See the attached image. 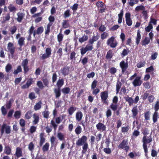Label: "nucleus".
I'll list each match as a JSON object with an SVG mask.
<instances>
[{"label": "nucleus", "mask_w": 159, "mask_h": 159, "mask_svg": "<svg viewBox=\"0 0 159 159\" xmlns=\"http://www.w3.org/2000/svg\"><path fill=\"white\" fill-rule=\"evenodd\" d=\"M142 133L144 135L142 139V142H143V146L145 153V156L147 157L148 148L147 144L152 142V138L150 137L148 139L147 138L146 135L149 134V131L147 128H144L142 130Z\"/></svg>", "instance_id": "1"}, {"label": "nucleus", "mask_w": 159, "mask_h": 159, "mask_svg": "<svg viewBox=\"0 0 159 159\" xmlns=\"http://www.w3.org/2000/svg\"><path fill=\"white\" fill-rule=\"evenodd\" d=\"M115 38V37L112 36L109 38L107 42V45L110 46L111 48H116L117 45L118 43Z\"/></svg>", "instance_id": "2"}, {"label": "nucleus", "mask_w": 159, "mask_h": 159, "mask_svg": "<svg viewBox=\"0 0 159 159\" xmlns=\"http://www.w3.org/2000/svg\"><path fill=\"white\" fill-rule=\"evenodd\" d=\"M0 130L2 135H3L4 132L6 134H8L11 133V127L10 126L7 125L6 123H3L1 127Z\"/></svg>", "instance_id": "3"}, {"label": "nucleus", "mask_w": 159, "mask_h": 159, "mask_svg": "<svg viewBox=\"0 0 159 159\" xmlns=\"http://www.w3.org/2000/svg\"><path fill=\"white\" fill-rule=\"evenodd\" d=\"M128 140L127 139H123L119 145L118 147L119 149H124L127 152L129 148V147L128 145Z\"/></svg>", "instance_id": "4"}, {"label": "nucleus", "mask_w": 159, "mask_h": 159, "mask_svg": "<svg viewBox=\"0 0 159 159\" xmlns=\"http://www.w3.org/2000/svg\"><path fill=\"white\" fill-rule=\"evenodd\" d=\"M7 51L9 52L11 56L12 57H14V53L15 51V47L14 46L13 43L11 42H9L7 44Z\"/></svg>", "instance_id": "5"}, {"label": "nucleus", "mask_w": 159, "mask_h": 159, "mask_svg": "<svg viewBox=\"0 0 159 159\" xmlns=\"http://www.w3.org/2000/svg\"><path fill=\"white\" fill-rule=\"evenodd\" d=\"M29 60L27 58L23 60L21 63V66H23L24 74H26L29 70L28 66Z\"/></svg>", "instance_id": "6"}, {"label": "nucleus", "mask_w": 159, "mask_h": 159, "mask_svg": "<svg viewBox=\"0 0 159 159\" xmlns=\"http://www.w3.org/2000/svg\"><path fill=\"white\" fill-rule=\"evenodd\" d=\"M100 97L101 100L104 104H108V102L106 101L108 97V91H104L101 92L100 93Z\"/></svg>", "instance_id": "7"}, {"label": "nucleus", "mask_w": 159, "mask_h": 159, "mask_svg": "<svg viewBox=\"0 0 159 159\" xmlns=\"http://www.w3.org/2000/svg\"><path fill=\"white\" fill-rule=\"evenodd\" d=\"M141 79V77L140 76H137L136 77L132 82L134 87L140 86L143 83V81Z\"/></svg>", "instance_id": "8"}, {"label": "nucleus", "mask_w": 159, "mask_h": 159, "mask_svg": "<svg viewBox=\"0 0 159 159\" xmlns=\"http://www.w3.org/2000/svg\"><path fill=\"white\" fill-rule=\"evenodd\" d=\"M52 50L50 48H48L45 50V53L43 54L40 57V59L42 60L49 58L51 54Z\"/></svg>", "instance_id": "9"}, {"label": "nucleus", "mask_w": 159, "mask_h": 159, "mask_svg": "<svg viewBox=\"0 0 159 159\" xmlns=\"http://www.w3.org/2000/svg\"><path fill=\"white\" fill-rule=\"evenodd\" d=\"M87 139L86 136L85 135L82 136L77 141L76 143V145L78 146L82 145L87 142Z\"/></svg>", "instance_id": "10"}, {"label": "nucleus", "mask_w": 159, "mask_h": 159, "mask_svg": "<svg viewBox=\"0 0 159 159\" xmlns=\"http://www.w3.org/2000/svg\"><path fill=\"white\" fill-rule=\"evenodd\" d=\"M120 66L122 70V73L124 74L128 68V62H125L124 61L122 60L120 62Z\"/></svg>", "instance_id": "11"}, {"label": "nucleus", "mask_w": 159, "mask_h": 159, "mask_svg": "<svg viewBox=\"0 0 159 159\" xmlns=\"http://www.w3.org/2000/svg\"><path fill=\"white\" fill-rule=\"evenodd\" d=\"M70 69L69 66H65L61 69V73L64 76L67 75L70 73Z\"/></svg>", "instance_id": "12"}, {"label": "nucleus", "mask_w": 159, "mask_h": 159, "mask_svg": "<svg viewBox=\"0 0 159 159\" xmlns=\"http://www.w3.org/2000/svg\"><path fill=\"white\" fill-rule=\"evenodd\" d=\"M33 83L34 81L33 79L32 78H30L27 80L25 84L21 86V88L22 89H28Z\"/></svg>", "instance_id": "13"}, {"label": "nucleus", "mask_w": 159, "mask_h": 159, "mask_svg": "<svg viewBox=\"0 0 159 159\" xmlns=\"http://www.w3.org/2000/svg\"><path fill=\"white\" fill-rule=\"evenodd\" d=\"M131 15L129 12H127L125 14L126 24L128 26H130L132 24V21L130 18Z\"/></svg>", "instance_id": "14"}, {"label": "nucleus", "mask_w": 159, "mask_h": 159, "mask_svg": "<svg viewBox=\"0 0 159 159\" xmlns=\"http://www.w3.org/2000/svg\"><path fill=\"white\" fill-rule=\"evenodd\" d=\"M14 155L17 158L22 157L23 155L22 149L20 147H17Z\"/></svg>", "instance_id": "15"}, {"label": "nucleus", "mask_w": 159, "mask_h": 159, "mask_svg": "<svg viewBox=\"0 0 159 159\" xmlns=\"http://www.w3.org/2000/svg\"><path fill=\"white\" fill-rule=\"evenodd\" d=\"M96 6L98 8L100 7L102 8L99 10L100 12L102 13L105 12V7H104V4L103 2L100 1L97 2L96 3Z\"/></svg>", "instance_id": "16"}, {"label": "nucleus", "mask_w": 159, "mask_h": 159, "mask_svg": "<svg viewBox=\"0 0 159 159\" xmlns=\"http://www.w3.org/2000/svg\"><path fill=\"white\" fill-rule=\"evenodd\" d=\"M97 129L99 130L104 131L106 130V126L103 123L100 122L98 123L96 125Z\"/></svg>", "instance_id": "17"}, {"label": "nucleus", "mask_w": 159, "mask_h": 159, "mask_svg": "<svg viewBox=\"0 0 159 159\" xmlns=\"http://www.w3.org/2000/svg\"><path fill=\"white\" fill-rule=\"evenodd\" d=\"M44 136V134L43 133H41L39 135V146L40 147H41L45 141V139Z\"/></svg>", "instance_id": "18"}, {"label": "nucleus", "mask_w": 159, "mask_h": 159, "mask_svg": "<svg viewBox=\"0 0 159 159\" xmlns=\"http://www.w3.org/2000/svg\"><path fill=\"white\" fill-rule=\"evenodd\" d=\"M83 113L82 112L80 111H77L75 114L76 119L77 121H80L83 117Z\"/></svg>", "instance_id": "19"}, {"label": "nucleus", "mask_w": 159, "mask_h": 159, "mask_svg": "<svg viewBox=\"0 0 159 159\" xmlns=\"http://www.w3.org/2000/svg\"><path fill=\"white\" fill-rule=\"evenodd\" d=\"M3 153L7 155H9L11 153V149L9 145H6L4 147Z\"/></svg>", "instance_id": "20"}, {"label": "nucleus", "mask_w": 159, "mask_h": 159, "mask_svg": "<svg viewBox=\"0 0 159 159\" xmlns=\"http://www.w3.org/2000/svg\"><path fill=\"white\" fill-rule=\"evenodd\" d=\"M33 118L34 119L33 121V124L36 125L38 124L39 120V115L36 113H34L33 115Z\"/></svg>", "instance_id": "21"}, {"label": "nucleus", "mask_w": 159, "mask_h": 159, "mask_svg": "<svg viewBox=\"0 0 159 159\" xmlns=\"http://www.w3.org/2000/svg\"><path fill=\"white\" fill-rule=\"evenodd\" d=\"M17 20L19 22H21L25 16V14L19 12L17 13Z\"/></svg>", "instance_id": "22"}, {"label": "nucleus", "mask_w": 159, "mask_h": 159, "mask_svg": "<svg viewBox=\"0 0 159 159\" xmlns=\"http://www.w3.org/2000/svg\"><path fill=\"white\" fill-rule=\"evenodd\" d=\"M54 92L55 94V97L56 98H59L61 95L60 89H54Z\"/></svg>", "instance_id": "23"}, {"label": "nucleus", "mask_w": 159, "mask_h": 159, "mask_svg": "<svg viewBox=\"0 0 159 159\" xmlns=\"http://www.w3.org/2000/svg\"><path fill=\"white\" fill-rule=\"evenodd\" d=\"M131 111L132 113V117L133 118H135L138 113V110L137 106L133 107Z\"/></svg>", "instance_id": "24"}, {"label": "nucleus", "mask_w": 159, "mask_h": 159, "mask_svg": "<svg viewBox=\"0 0 159 159\" xmlns=\"http://www.w3.org/2000/svg\"><path fill=\"white\" fill-rule=\"evenodd\" d=\"M125 101L128 102L129 106H131L134 103L133 100L131 97H129L128 96H127L126 97H125Z\"/></svg>", "instance_id": "25"}, {"label": "nucleus", "mask_w": 159, "mask_h": 159, "mask_svg": "<svg viewBox=\"0 0 159 159\" xmlns=\"http://www.w3.org/2000/svg\"><path fill=\"white\" fill-rule=\"evenodd\" d=\"M141 39V36L140 34V31L139 30H138L137 36L135 38L136 43L137 45H138L139 44Z\"/></svg>", "instance_id": "26"}, {"label": "nucleus", "mask_w": 159, "mask_h": 159, "mask_svg": "<svg viewBox=\"0 0 159 159\" xmlns=\"http://www.w3.org/2000/svg\"><path fill=\"white\" fill-rule=\"evenodd\" d=\"M83 146L82 147V154H85L87 152V150L89 149V145L87 142L83 144Z\"/></svg>", "instance_id": "27"}, {"label": "nucleus", "mask_w": 159, "mask_h": 159, "mask_svg": "<svg viewBox=\"0 0 159 159\" xmlns=\"http://www.w3.org/2000/svg\"><path fill=\"white\" fill-rule=\"evenodd\" d=\"M64 83V80L63 79H59L57 81L56 85L57 88L61 89Z\"/></svg>", "instance_id": "28"}, {"label": "nucleus", "mask_w": 159, "mask_h": 159, "mask_svg": "<svg viewBox=\"0 0 159 159\" xmlns=\"http://www.w3.org/2000/svg\"><path fill=\"white\" fill-rule=\"evenodd\" d=\"M76 110V108L75 107L71 106L69 107L68 110V112L69 115H72L74 112Z\"/></svg>", "instance_id": "29"}, {"label": "nucleus", "mask_w": 159, "mask_h": 159, "mask_svg": "<svg viewBox=\"0 0 159 159\" xmlns=\"http://www.w3.org/2000/svg\"><path fill=\"white\" fill-rule=\"evenodd\" d=\"M42 104V103L41 101H40L36 103L34 107V110L35 111H37L39 110L41 107Z\"/></svg>", "instance_id": "30"}, {"label": "nucleus", "mask_w": 159, "mask_h": 159, "mask_svg": "<svg viewBox=\"0 0 159 159\" xmlns=\"http://www.w3.org/2000/svg\"><path fill=\"white\" fill-rule=\"evenodd\" d=\"M25 38L24 37H20L18 41V44H19L20 48L25 44Z\"/></svg>", "instance_id": "31"}, {"label": "nucleus", "mask_w": 159, "mask_h": 159, "mask_svg": "<svg viewBox=\"0 0 159 159\" xmlns=\"http://www.w3.org/2000/svg\"><path fill=\"white\" fill-rule=\"evenodd\" d=\"M124 15L123 11L122 10L119 14L118 15V23L119 24L121 23L123 17Z\"/></svg>", "instance_id": "32"}, {"label": "nucleus", "mask_w": 159, "mask_h": 159, "mask_svg": "<svg viewBox=\"0 0 159 159\" xmlns=\"http://www.w3.org/2000/svg\"><path fill=\"white\" fill-rule=\"evenodd\" d=\"M113 52L112 50H109L107 52L106 56V58L107 59H111L113 57Z\"/></svg>", "instance_id": "33"}, {"label": "nucleus", "mask_w": 159, "mask_h": 159, "mask_svg": "<svg viewBox=\"0 0 159 159\" xmlns=\"http://www.w3.org/2000/svg\"><path fill=\"white\" fill-rule=\"evenodd\" d=\"M32 111L31 110H29L27 111L25 116V118L27 120H29L32 116Z\"/></svg>", "instance_id": "34"}, {"label": "nucleus", "mask_w": 159, "mask_h": 159, "mask_svg": "<svg viewBox=\"0 0 159 159\" xmlns=\"http://www.w3.org/2000/svg\"><path fill=\"white\" fill-rule=\"evenodd\" d=\"M14 102L12 98H11L7 102L6 104V107L7 109H10L12 106V104Z\"/></svg>", "instance_id": "35"}, {"label": "nucleus", "mask_w": 159, "mask_h": 159, "mask_svg": "<svg viewBox=\"0 0 159 159\" xmlns=\"http://www.w3.org/2000/svg\"><path fill=\"white\" fill-rule=\"evenodd\" d=\"M129 1L128 2L127 4L131 7H133L134 4L138 3L139 2V0H129Z\"/></svg>", "instance_id": "36"}, {"label": "nucleus", "mask_w": 159, "mask_h": 159, "mask_svg": "<svg viewBox=\"0 0 159 159\" xmlns=\"http://www.w3.org/2000/svg\"><path fill=\"white\" fill-rule=\"evenodd\" d=\"M109 107L113 111H115L118 108V105L117 103H112L110 105Z\"/></svg>", "instance_id": "37"}, {"label": "nucleus", "mask_w": 159, "mask_h": 159, "mask_svg": "<svg viewBox=\"0 0 159 159\" xmlns=\"http://www.w3.org/2000/svg\"><path fill=\"white\" fill-rule=\"evenodd\" d=\"M116 93H118L119 92L120 89L122 86V83L121 82L119 81H118L116 84Z\"/></svg>", "instance_id": "38"}, {"label": "nucleus", "mask_w": 159, "mask_h": 159, "mask_svg": "<svg viewBox=\"0 0 159 159\" xmlns=\"http://www.w3.org/2000/svg\"><path fill=\"white\" fill-rule=\"evenodd\" d=\"M150 39L146 37L145 39L142 41V45L145 46L148 44L150 42Z\"/></svg>", "instance_id": "39"}, {"label": "nucleus", "mask_w": 159, "mask_h": 159, "mask_svg": "<svg viewBox=\"0 0 159 159\" xmlns=\"http://www.w3.org/2000/svg\"><path fill=\"white\" fill-rule=\"evenodd\" d=\"M49 147V144L48 143H46L43 146L42 150L43 152H45L48 151Z\"/></svg>", "instance_id": "40"}, {"label": "nucleus", "mask_w": 159, "mask_h": 159, "mask_svg": "<svg viewBox=\"0 0 159 159\" xmlns=\"http://www.w3.org/2000/svg\"><path fill=\"white\" fill-rule=\"evenodd\" d=\"M70 89L69 87H65L61 89V91L63 93L65 94H69L70 91Z\"/></svg>", "instance_id": "41"}, {"label": "nucleus", "mask_w": 159, "mask_h": 159, "mask_svg": "<svg viewBox=\"0 0 159 159\" xmlns=\"http://www.w3.org/2000/svg\"><path fill=\"white\" fill-rule=\"evenodd\" d=\"M88 39V36L87 35L84 34L82 37L81 38H79V41L80 43H82L83 42L87 41Z\"/></svg>", "instance_id": "42"}, {"label": "nucleus", "mask_w": 159, "mask_h": 159, "mask_svg": "<svg viewBox=\"0 0 159 159\" xmlns=\"http://www.w3.org/2000/svg\"><path fill=\"white\" fill-rule=\"evenodd\" d=\"M68 21V20H65L63 21L62 23V26L63 28H67L70 26Z\"/></svg>", "instance_id": "43"}, {"label": "nucleus", "mask_w": 159, "mask_h": 159, "mask_svg": "<svg viewBox=\"0 0 159 159\" xmlns=\"http://www.w3.org/2000/svg\"><path fill=\"white\" fill-rule=\"evenodd\" d=\"M151 113L149 111L145 112L144 113V116L146 120H148L150 119Z\"/></svg>", "instance_id": "44"}, {"label": "nucleus", "mask_w": 159, "mask_h": 159, "mask_svg": "<svg viewBox=\"0 0 159 159\" xmlns=\"http://www.w3.org/2000/svg\"><path fill=\"white\" fill-rule=\"evenodd\" d=\"M70 11V9H67L65 11L64 13V17L65 18L69 17L71 15Z\"/></svg>", "instance_id": "45"}, {"label": "nucleus", "mask_w": 159, "mask_h": 159, "mask_svg": "<svg viewBox=\"0 0 159 159\" xmlns=\"http://www.w3.org/2000/svg\"><path fill=\"white\" fill-rule=\"evenodd\" d=\"M57 137L58 139L61 141L64 140H65L64 136L61 132H59L58 133Z\"/></svg>", "instance_id": "46"}, {"label": "nucleus", "mask_w": 159, "mask_h": 159, "mask_svg": "<svg viewBox=\"0 0 159 159\" xmlns=\"http://www.w3.org/2000/svg\"><path fill=\"white\" fill-rule=\"evenodd\" d=\"M22 71V69L20 66H18L16 70H15L13 73L15 75H16Z\"/></svg>", "instance_id": "47"}, {"label": "nucleus", "mask_w": 159, "mask_h": 159, "mask_svg": "<svg viewBox=\"0 0 159 159\" xmlns=\"http://www.w3.org/2000/svg\"><path fill=\"white\" fill-rule=\"evenodd\" d=\"M10 18V14L9 13H7L6 16L3 17L2 22L3 23L6 22L7 21L9 20Z\"/></svg>", "instance_id": "48"}, {"label": "nucleus", "mask_w": 159, "mask_h": 159, "mask_svg": "<svg viewBox=\"0 0 159 159\" xmlns=\"http://www.w3.org/2000/svg\"><path fill=\"white\" fill-rule=\"evenodd\" d=\"M158 112L155 111L152 116V120L153 123H155L157 121Z\"/></svg>", "instance_id": "49"}, {"label": "nucleus", "mask_w": 159, "mask_h": 159, "mask_svg": "<svg viewBox=\"0 0 159 159\" xmlns=\"http://www.w3.org/2000/svg\"><path fill=\"white\" fill-rule=\"evenodd\" d=\"M88 59L89 58L87 57H85L81 60V62L83 66H85L88 63Z\"/></svg>", "instance_id": "50"}, {"label": "nucleus", "mask_w": 159, "mask_h": 159, "mask_svg": "<svg viewBox=\"0 0 159 159\" xmlns=\"http://www.w3.org/2000/svg\"><path fill=\"white\" fill-rule=\"evenodd\" d=\"M44 29L43 26H41L39 27L37 30H36L37 34L39 35L41 34L43 31Z\"/></svg>", "instance_id": "51"}, {"label": "nucleus", "mask_w": 159, "mask_h": 159, "mask_svg": "<svg viewBox=\"0 0 159 159\" xmlns=\"http://www.w3.org/2000/svg\"><path fill=\"white\" fill-rule=\"evenodd\" d=\"M145 10V8L142 5L138 6L135 8V10L137 11H139L140 10L143 11Z\"/></svg>", "instance_id": "52"}, {"label": "nucleus", "mask_w": 159, "mask_h": 159, "mask_svg": "<svg viewBox=\"0 0 159 159\" xmlns=\"http://www.w3.org/2000/svg\"><path fill=\"white\" fill-rule=\"evenodd\" d=\"M17 30L16 26L14 25L11 27L10 29V31L11 34H14L16 32Z\"/></svg>", "instance_id": "53"}, {"label": "nucleus", "mask_w": 159, "mask_h": 159, "mask_svg": "<svg viewBox=\"0 0 159 159\" xmlns=\"http://www.w3.org/2000/svg\"><path fill=\"white\" fill-rule=\"evenodd\" d=\"M143 85L146 89H149L151 87V84L149 81H146L144 82L143 84Z\"/></svg>", "instance_id": "54"}, {"label": "nucleus", "mask_w": 159, "mask_h": 159, "mask_svg": "<svg viewBox=\"0 0 159 159\" xmlns=\"http://www.w3.org/2000/svg\"><path fill=\"white\" fill-rule=\"evenodd\" d=\"M153 26L152 24L148 23V25L145 28V31L148 32H149L152 29Z\"/></svg>", "instance_id": "55"}, {"label": "nucleus", "mask_w": 159, "mask_h": 159, "mask_svg": "<svg viewBox=\"0 0 159 159\" xmlns=\"http://www.w3.org/2000/svg\"><path fill=\"white\" fill-rule=\"evenodd\" d=\"M8 8L10 12H15L16 10V8L12 4H10Z\"/></svg>", "instance_id": "56"}, {"label": "nucleus", "mask_w": 159, "mask_h": 159, "mask_svg": "<svg viewBox=\"0 0 159 159\" xmlns=\"http://www.w3.org/2000/svg\"><path fill=\"white\" fill-rule=\"evenodd\" d=\"M63 38V35L61 32L57 35V39L59 43L61 42L62 41Z\"/></svg>", "instance_id": "57"}, {"label": "nucleus", "mask_w": 159, "mask_h": 159, "mask_svg": "<svg viewBox=\"0 0 159 159\" xmlns=\"http://www.w3.org/2000/svg\"><path fill=\"white\" fill-rule=\"evenodd\" d=\"M157 19L152 18V17H150V21L149 23L150 24H152L154 25H156L157 24Z\"/></svg>", "instance_id": "58"}, {"label": "nucleus", "mask_w": 159, "mask_h": 159, "mask_svg": "<svg viewBox=\"0 0 159 159\" xmlns=\"http://www.w3.org/2000/svg\"><path fill=\"white\" fill-rule=\"evenodd\" d=\"M36 97L35 93L34 92H31L29 94V98L30 100H32L36 98Z\"/></svg>", "instance_id": "59"}, {"label": "nucleus", "mask_w": 159, "mask_h": 159, "mask_svg": "<svg viewBox=\"0 0 159 159\" xmlns=\"http://www.w3.org/2000/svg\"><path fill=\"white\" fill-rule=\"evenodd\" d=\"M34 145L33 142H31L28 145V148L30 151L32 152L34 150Z\"/></svg>", "instance_id": "60"}, {"label": "nucleus", "mask_w": 159, "mask_h": 159, "mask_svg": "<svg viewBox=\"0 0 159 159\" xmlns=\"http://www.w3.org/2000/svg\"><path fill=\"white\" fill-rule=\"evenodd\" d=\"M75 132L77 134H80L82 132V128L80 125H78L75 129Z\"/></svg>", "instance_id": "61"}, {"label": "nucleus", "mask_w": 159, "mask_h": 159, "mask_svg": "<svg viewBox=\"0 0 159 159\" xmlns=\"http://www.w3.org/2000/svg\"><path fill=\"white\" fill-rule=\"evenodd\" d=\"M129 129V126H127L126 127H121V131L122 133H126L128 132Z\"/></svg>", "instance_id": "62"}, {"label": "nucleus", "mask_w": 159, "mask_h": 159, "mask_svg": "<svg viewBox=\"0 0 159 159\" xmlns=\"http://www.w3.org/2000/svg\"><path fill=\"white\" fill-rule=\"evenodd\" d=\"M97 83V81L95 80L93 81L91 85V89H94L96 87Z\"/></svg>", "instance_id": "63"}, {"label": "nucleus", "mask_w": 159, "mask_h": 159, "mask_svg": "<svg viewBox=\"0 0 159 159\" xmlns=\"http://www.w3.org/2000/svg\"><path fill=\"white\" fill-rule=\"evenodd\" d=\"M21 116V112L20 111H16L14 114V117L16 119L19 118Z\"/></svg>", "instance_id": "64"}]
</instances>
